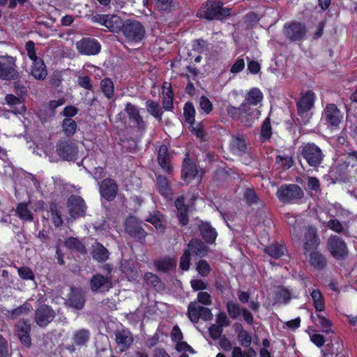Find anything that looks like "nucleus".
<instances>
[{"label": "nucleus", "instance_id": "nucleus-11", "mask_svg": "<svg viewBox=\"0 0 357 357\" xmlns=\"http://www.w3.org/2000/svg\"><path fill=\"white\" fill-rule=\"evenodd\" d=\"M188 312L189 319L194 323L198 322L200 318L206 321L213 318V314L208 308L201 306L195 301L189 304Z\"/></svg>", "mask_w": 357, "mask_h": 357}, {"label": "nucleus", "instance_id": "nucleus-6", "mask_svg": "<svg viewBox=\"0 0 357 357\" xmlns=\"http://www.w3.org/2000/svg\"><path fill=\"white\" fill-rule=\"evenodd\" d=\"M17 66L16 57L10 55L0 56V79L3 81L17 80L20 78Z\"/></svg>", "mask_w": 357, "mask_h": 357}, {"label": "nucleus", "instance_id": "nucleus-8", "mask_svg": "<svg viewBox=\"0 0 357 357\" xmlns=\"http://www.w3.org/2000/svg\"><path fill=\"white\" fill-rule=\"evenodd\" d=\"M284 29L285 37L293 43L303 40L307 32L305 24L296 20L286 23Z\"/></svg>", "mask_w": 357, "mask_h": 357}, {"label": "nucleus", "instance_id": "nucleus-35", "mask_svg": "<svg viewBox=\"0 0 357 357\" xmlns=\"http://www.w3.org/2000/svg\"><path fill=\"white\" fill-rule=\"evenodd\" d=\"M146 221L151 222L155 229L160 231L162 232L164 231L165 221L160 212L155 211L150 214L149 216L146 218Z\"/></svg>", "mask_w": 357, "mask_h": 357}, {"label": "nucleus", "instance_id": "nucleus-48", "mask_svg": "<svg viewBox=\"0 0 357 357\" xmlns=\"http://www.w3.org/2000/svg\"><path fill=\"white\" fill-rule=\"evenodd\" d=\"M156 266L158 270L169 271L176 266V261L172 258H165L156 262Z\"/></svg>", "mask_w": 357, "mask_h": 357}, {"label": "nucleus", "instance_id": "nucleus-58", "mask_svg": "<svg viewBox=\"0 0 357 357\" xmlns=\"http://www.w3.org/2000/svg\"><path fill=\"white\" fill-rule=\"evenodd\" d=\"M25 48L27 52L28 56L32 61L40 59V58H38L36 56L35 44L32 40H29L26 43Z\"/></svg>", "mask_w": 357, "mask_h": 357}, {"label": "nucleus", "instance_id": "nucleus-13", "mask_svg": "<svg viewBox=\"0 0 357 357\" xmlns=\"http://www.w3.org/2000/svg\"><path fill=\"white\" fill-rule=\"evenodd\" d=\"M67 207L70 215L74 218L84 216L86 210L84 200L77 195H71L68 198Z\"/></svg>", "mask_w": 357, "mask_h": 357}, {"label": "nucleus", "instance_id": "nucleus-37", "mask_svg": "<svg viewBox=\"0 0 357 357\" xmlns=\"http://www.w3.org/2000/svg\"><path fill=\"white\" fill-rule=\"evenodd\" d=\"M69 305L75 309L80 310L84 307V299L83 295L77 291L72 290L68 300Z\"/></svg>", "mask_w": 357, "mask_h": 357}, {"label": "nucleus", "instance_id": "nucleus-36", "mask_svg": "<svg viewBox=\"0 0 357 357\" xmlns=\"http://www.w3.org/2000/svg\"><path fill=\"white\" fill-rule=\"evenodd\" d=\"M263 98V93L259 89L252 88L247 93V104L252 105H257L262 101Z\"/></svg>", "mask_w": 357, "mask_h": 357}, {"label": "nucleus", "instance_id": "nucleus-16", "mask_svg": "<svg viewBox=\"0 0 357 357\" xmlns=\"http://www.w3.org/2000/svg\"><path fill=\"white\" fill-rule=\"evenodd\" d=\"M142 225H146L139 221L136 218L130 217L126 221V231L134 238H137L140 242L145 238L146 233L142 228Z\"/></svg>", "mask_w": 357, "mask_h": 357}, {"label": "nucleus", "instance_id": "nucleus-62", "mask_svg": "<svg viewBox=\"0 0 357 357\" xmlns=\"http://www.w3.org/2000/svg\"><path fill=\"white\" fill-rule=\"evenodd\" d=\"M17 272L21 278L24 280H32L33 273L32 271L27 267H22L17 269Z\"/></svg>", "mask_w": 357, "mask_h": 357}, {"label": "nucleus", "instance_id": "nucleus-43", "mask_svg": "<svg viewBox=\"0 0 357 357\" xmlns=\"http://www.w3.org/2000/svg\"><path fill=\"white\" fill-rule=\"evenodd\" d=\"M183 115L185 121L192 124L195 122V109L192 102H188L185 104L183 107Z\"/></svg>", "mask_w": 357, "mask_h": 357}, {"label": "nucleus", "instance_id": "nucleus-1", "mask_svg": "<svg viewBox=\"0 0 357 357\" xmlns=\"http://www.w3.org/2000/svg\"><path fill=\"white\" fill-rule=\"evenodd\" d=\"M231 15V9L223 7L220 1L208 0L197 13V16L208 20H220Z\"/></svg>", "mask_w": 357, "mask_h": 357}, {"label": "nucleus", "instance_id": "nucleus-40", "mask_svg": "<svg viewBox=\"0 0 357 357\" xmlns=\"http://www.w3.org/2000/svg\"><path fill=\"white\" fill-rule=\"evenodd\" d=\"M32 310V306L26 303L23 304L22 306L13 310L12 311H8L7 316L10 319H16L18 317L26 314L27 312H30Z\"/></svg>", "mask_w": 357, "mask_h": 357}, {"label": "nucleus", "instance_id": "nucleus-55", "mask_svg": "<svg viewBox=\"0 0 357 357\" xmlns=\"http://www.w3.org/2000/svg\"><path fill=\"white\" fill-rule=\"evenodd\" d=\"M199 107L206 114H209L213 109V105L206 96H202L199 99Z\"/></svg>", "mask_w": 357, "mask_h": 357}, {"label": "nucleus", "instance_id": "nucleus-4", "mask_svg": "<svg viewBox=\"0 0 357 357\" xmlns=\"http://www.w3.org/2000/svg\"><path fill=\"white\" fill-rule=\"evenodd\" d=\"M247 206L255 211L250 216V223L253 226H258L266 222L265 204L253 188H247Z\"/></svg>", "mask_w": 357, "mask_h": 357}, {"label": "nucleus", "instance_id": "nucleus-51", "mask_svg": "<svg viewBox=\"0 0 357 357\" xmlns=\"http://www.w3.org/2000/svg\"><path fill=\"white\" fill-rule=\"evenodd\" d=\"M89 338V332L85 329L77 331L74 336V342L77 344H84Z\"/></svg>", "mask_w": 357, "mask_h": 357}, {"label": "nucleus", "instance_id": "nucleus-53", "mask_svg": "<svg viewBox=\"0 0 357 357\" xmlns=\"http://www.w3.org/2000/svg\"><path fill=\"white\" fill-rule=\"evenodd\" d=\"M192 49L199 54L204 53L208 51L206 42L204 40H195L192 42Z\"/></svg>", "mask_w": 357, "mask_h": 357}, {"label": "nucleus", "instance_id": "nucleus-22", "mask_svg": "<svg viewBox=\"0 0 357 357\" xmlns=\"http://www.w3.org/2000/svg\"><path fill=\"white\" fill-rule=\"evenodd\" d=\"M30 330V325L24 321H20L16 326L17 335L21 342L26 347L31 345Z\"/></svg>", "mask_w": 357, "mask_h": 357}, {"label": "nucleus", "instance_id": "nucleus-49", "mask_svg": "<svg viewBox=\"0 0 357 357\" xmlns=\"http://www.w3.org/2000/svg\"><path fill=\"white\" fill-rule=\"evenodd\" d=\"M109 252L105 247H96L93 251V257L98 261H104L107 259Z\"/></svg>", "mask_w": 357, "mask_h": 357}, {"label": "nucleus", "instance_id": "nucleus-63", "mask_svg": "<svg viewBox=\"0 0 357 357\" xmlns=\"http://www.w3.org/2000/svg\"><path fill=\"white\" fill-rule=\"evenodd\" d=\"M209 333H210L211 337L213 340H217L220 337V335L222 333V327H221L220 325H218L216 324H213L209 328Z\"/></svg>", "mask_w": 357, "mask_h": 357}, {"label": "nucleus", "instance_id": "nucleus-59", "mask_svg": "<svg viewBox=\"0 0 357 357\" xmlns=\"http://www.w3.org/2000/svg\"><path fill=\"white\" fill-rule=\"evenodd\" d=\"M197 270L202 276L207 275L210 272V266L204 260H200L197 266Z\"/></svg>", "mask_w": 357, "mask_h": 357}, {"label": "nucleus", "instance_id": "nucleus-17", "mask_svg": "<svg viewBox=\"0 0 357 357\" xmlns=\"http://www.w3.org/2000/svg\"><path fill=\"white\" fill-rule=\"evenodd\" d=\"M326 123L333 127H337L343 119V114L335 104H327L324 109Z\"/></svg>", "mask_w": 357, "mask_h": 357}, {"label": "nucleus", "instance_id": "nucleus-57", "mask_svg": "<svg viewBox=\"0 0 357 357\" xmlns=\"http://www.w3.org/2000/svg\"><path fill=\"white\" fill-rule=\"evenodd\" d=\"M327 227L337 233H341L344 230V227L342 225V223L337 220V219H331L327 222Z\"/></svg>", "mask_w": 357, "mask_h": 357}, {"label": "nucleus", "instance_id": "nucleus-30", "mask_svg": "<svg viewBox=\"0 0 357 357\" xmlns=\"http://www.w3.org/2000/svg\"><path fill=\"white\" fill-rule=\"evenodd\" d=\"M320 239L317 229L314 226H307L305 231V242L303 245H319Z\"/></svg>", "mask_w": 357, "mask_h": 357}, {"label": "nucleus", "instance_id": "nucleus-41", "mask_svg": "<svg viewBox=\"0 0 357 357\" xmlns=\"http://www.w3.org/2000/svg\"><path fill=\"white\" fill-rule=\"evenodd\" d=\"M275 162L284 169H289L294 165L292 156L287 154L278 155L275 157Z\"/></svg>", "mask_w": 357, "mask_h": 357}, {"label": "nucleus", "instance_id": "nucleus-19", "mask_svg": "<svg viewBox=\"0 0 357 357\" xmlns=\"http://www.w3.org/2000/svg\"><path fill=\"white\" fill-rule=\"evenodd\" d=\"M54 317V311L47 305H42L35 313V321L41 327L46 326Z\"/></svg>", "mask_w": 357, "mask_h": 357}, {"label": "nucleus", "instance_id": "nucleus-10", "mask_svg": "<svg viewBox=\"0 0 357 357\" xmlns=\"http://www.w3.org/2000/svg\"><path fill=\"white\" fill-rule=\"evenodd\" d=\"M56 153L63 160H74L76 159L78 149L75 143L68 140H59L56 144Z\"/></svg>", "mask_w": 357, "mask_h": 357}, {"label": "nucleus", "instance_id": "nucleus-64", "mask_svg": "<svg viewBox=\"0 0 357 357\" xmlns=\"http://www.w3.org/2000/svg\"><path fill=\"white\" fill-rule=\"evenodd\" d=\"M310 340L318 347H321L325 344V338L323 335L313 333L310 335Z\"/></svg>", "mask_w": 357, "mask_h": 357}, {"label": "nucleus", "instance_id": "nucleus-38", "mask_svg": "<svg viewBox=\"0 0 357 357\" xmlns=\"http://www.w3.org/2000/svg\"><path fill=\"white\" fill-rule=\"evenodd\" d=\"M62 130L67 137L73 136L77 130V123L71 118H66L63 119L62 124Z\"/></svg>", "mask_w": 357, "mask_h": 357}, {"label": "nucleus", "instance_id": "nucleus-12", "mask_svg": "<svg viewBox=\"0 0 357 357\" xmlns=\"http://www.w3.org/2000/svg\"><path fill=\"white\" fill-rule=\"evenodd\" d=\"M313 247H304V254L307 255L310 265L317 271H323L327 266V259L324 255L316 250H311ZM317 249L318 247H314Z\"/></svg>", "mask_w": 357, "mask_h": 357}, {"label": "nucleus", "instance_id": "nucleus-3", "mask_svg": "<svg viewBox=\"0 0 357 357\" xmlns=\"http://www.w3.org/2000/svg\"><path fill=\"white\" fill-rule=\"evenodd\" d=\"M316 99L315 93L312 90H307L301 94V98L296 101L297 119L300 125H306L310 122L312 113L311 109L314 106Z\"/></svg>", "mask_w": 357, "mask_h": 357}, {"label": "nucleus", "instance_id": "nucleus-21", "mask_svg": "<svg viewBox=\"0 0 357 357\" xmlns=\"http://www.w3.org/2000/svg\"><path fill=\"white\" fill-rule=\"evenodd\" d=\"M115 336L117 347L121 352L127 350L133 342V337L128 330L118 331Z\"/></svg>", "mask_w": 357, "mask_h": 357}, {"label": "nucleus", "instance_id": "nucleus-56", "mask_svg": "<svg viewBox=\"0 0 357 357\" xmlns=\"http://www.w3.org/2000/svg\"><path fill=\"white\" fill-rule=\"evenodd\" d=\"M131 265H134L132 261H128L126 265L123 266V271L129 277L130 280L135 279L137 273V267L133 266V267L131 268Z\"/></svg>", "mask_w": 357, "mask_h": 357}, {"label": "nucleus", "instance_id": "nucleus-29", "mask_svg": "<svg viewBox=\"0 0 357 357\" xmlns=\"http://www.w3.org/2000/svg\"><path fill=\"white\" fill-rule=\"evenodd\" d=\"M156 187L158 192L164 197L171 199L172 196V189L167 178L162 175H159L156 180Z\"/></svg>", "mask_w": 357, "mask_h": 357}, {"label": "nucleus", "instance_id": "nucleus-60", "mask_svg": "<svg viewBox=\"0 0 357 357\" xmlns=\"http://www.w3.org/2000/svg\"><path fill=\"white\" fill-rule=\"evenodd\" d=\"M227 310L229 315L233 318H237L241 314L239 306L234 303H229L227 304Z\"/></svg>", "mask_w": 357, "mask_h": 357}, {"label": "nucleus", "instance_id": "nucleus-2", "mask_svg": "<svg viewBox=\"0 0 357 357\" xmlns=\"http://www.w3.org/2000/svg\"><path fill=\"white\" fill-rule=\"evenodd\" d=\"M275 195L284 205L300 204L304 197V192L297 184H282L277 190Z\"/></svg>", "mask_w": 357, "mask_h": 357}, {"label": "nucleus", "instance_id": "nucleus-47", "mask_svg": "<svg viewBox=\"0 0 357 357\" xmlns=\"http://www.w3.org/2000/svg\"><path fill=\"white\" fill-rule=\"evenodd\" d=\"M348 247H330L333 257L337 260L344 259L348 255Z\"/></svg>", "mask_w": 357, "mask_h": 357}, {"label": "nucleus", "instance_id": "nucleus-42", "mask_svg": "<svg viewBox=\"0 0 357 357\" xmlns=\"http://www.w3.org/2000/svg\"><path fill=\"white\" fill-rule=\"evenodd\" d=\"M18 216L23 220L32 221L33 214L28 208L26 204L21 203L17 207Z\"/></svg>", "mask_w": 357, "mask_h": 357}, {"label": "nucleus", "instance_id": "nucleus-20", "mask_svg": "<svg viewBox=\"0 0 357 357\" xmlns=\"http://www.w3.org/2000/svg\"><path fill=\"white\" fill-rule=\"evenodd\" d=\"M112 282L108 277L101 275H96L91 280V288L93 291L104 292L112 287Z\"/></svg>", "mask_w": 357, "mask_h": 357}, {"label": "nucleus", "instance_id": "nucleus-50", "mask_svg": "<svg viewBox=\"0 0 357 357\" xmlns=\"http://www.w3.org/2000/svg\"><path fill=\"white\" fill-rule=\"evenodd\" d=\"M156 7L160 10L170 11L175 9L176 6L173 0H158Z\"/></svg>", "mask_w": 357, "mask_h": 357}, {"label": "nucleus", "instance_id": "nucleus-23", "mask_svg": "<svg viewBox=\"0 0 357 357\" xmlns=\"http://www.w3.org/2000/svg\"><path fill=\"white\" fill-rule=\"evenodd\" d=\"M291 298V292L287 287L282 285L277 287L273 296V300L275 304L287 305Z\"/></svg>", "mask_w": 357, "mask_h": 357}, {"label": "nucleus", "instance_id": "nucleus-46", "mask_svg": "<svg viewBox=\"0 0 357 357\" xmlns=\"http://www.w3.org/2000/svg\"><path fill=\"white\" fill-rule=\"evenodd\" d=\"M148 112L155 118H160L162 114V111L159 103L153 100H148L146 102Z\"/></svg>", "mask_w": 357, "mask_h": 357}, {"label": "nucleus", "instance_id": "nucleus-25", "mask_svg": "<svg viewBox=\"0 0 357 357\" xmlns=\"http://www.w3.org/2000/svg\"><path fill=\"white\" fill-rule=\"evenodd\" d=\"M197 173L195 165L189 159L185 158L181 170L182 178L186 182L192 181Z\"/></svg>", "mask_w": 357, "mask_h": 357}, {"label": "nucleus", "instance_id": "nucleus-9", "mask_svg": "<svg viewBox=\"0 0 357 357\" xmlns=\"http://www.w3.org/2000/svg\"><path fill=\"white\" fill-rule=\"evenodd\" d=\"M92 21L100 24L113 33L121 31L124 22L115 15H97L92 17Z\"/></svg>", "mask_w": 357, "mask_h": 357}, {"label": "nucleus", "instance_id": "nucleus-45", "mask_svg": "<svg viewBox=\"0 0 357 357\" xmlns=\"http://www.w3.org/2000/svg\"><path fill=\"white\" fill-rule=\"evenodd\" d=\"M231 146L236 154L241 155L245 152V142L243 138L236 137L233 139Z\"/></svg>", "mask_w": 357, "mask_h": 357}, {"label": "nucleus", "instance_id": "nucleus-24", "mask_svg": "<svg viewBox=\"0 0 357 357\" xmlns=\"http://www.w3.org/2000/svg\"><path fill=\"white\" fill-rule=\"evenodd\" d=\"M31 75L36 79L43 80L47 75L45 63L41 59L32 61Z\"/></svg>", "mask_w": 357, "mask_h": 357}, {"label": "nucleus", "instance_id": "nucleus-34", "mask_svg": "<svg viewBox=\"0 0 357 357\" xmlns=\"http://www.w3.org/2000/svg\"><path fill=\"white\" fill-rule=\"evenodd\" d=\"M6 103L11 106L13 109V112L15 114H22L25 111V107L20 101V98L13 94H8L5 97Z\"/></svg>", "mask_w": 357, "mask_h": 357}, {"label": "nucleus", "instance_id": "nucleus-39", "mask_svg": "<svg viewBox=\"0 0 357 357\" xmlns=\"http://www.w3.org/2000/svg\"><path fill=\"white\" fill-rule=\"evenodd\" d=\"M264 252L275 259H278L284 255H287L286 247H264Z\"/></svg>", "mask_w": 357, "mask_h": 357}, {"label": "nucleus", "instance_id": "nucleus-61", "mask_svg": "<svg viewBox=\"0 0 357 357\" xmlns=\"http://www.w3.org/2000/svg\"><path fill=\"white\" fill-rule=\"evenodd\" d=\"M51 214H52V220L55 225V227H59L62 225L63 220L61 218V215H59L56 211V206H51Z\"/></svg>", "mask_w": 357, "mask_h": 357}, {"label": "nucleus", "instance_id": "nucleus-28", "mask_svg": "<svg viewBox=\"0 0 357 357\" xmlns=\"http://www.w3.org/2000/svg\"><path fill=\"white\" fill-rule=\"evenodd\" d=\"M158 161L160 166L165 172L169 173L171 172L172 166L169 162V154L166 145H161L160 146L158 150Z\"/></svg>", "mask_w": 357, "mask_h": 357}, {"label": "nucleus", "instance_id": "nucleus-15", "mask_svg": "<svg viewBox=\"0 0 357 357\" xmlns=\"http://www.w3.org/2000/svg\"><path fill=\"white\" fill-rule=\"evenodd\" d=\"M207 247H190L185 251L181 258L180 267L183 271H187L190 266V261L196 259L197 257H202L207 252Z\"/></svg>", "mask_w": 357, "mask_h": 357}, {"label": "nucleus", "instance_id": "nucleus-7", "mask_svg": "<svg viewBox=\"0 0 357 357\" xmlns=\"http://www.w3.org/2000/svg\"><path fill=\"white\" fill-rule=\"evenodd\" d=\"M301 155L311 167H318L323 162L324 155L321 149L314 143H307L302 146Z\"/></svg>", "mask_w": 357, "mask_h": 357}, {"label": "nucleus", "instance_id": "nucleus-52", "mask_svg": "<svg viewBox=\"0 0 357 357\" xmlns=\"http://www.w3.org/2000/svg\"><path fill=\"white\" fill-rule=\"evenodd\" d=\"M163 107L166 110L173 108V92L169 89L163 92Z\"/></svg>", "mask_w": 357, "mask_h": 357}, {"label": "nucleus", "instance_id": "nucleus-27", "mask_svg": "<svg viewBox=\"0 0 357 357\" xmlns=\"http://www.w3.org/2000/svg\"><path fill=\"white\" fill-rule=\"evenodd\" d=\"M200 234L206 243H215L218 234L214 228L207 222H202L199 225Z\"/></svg>", "mask_w": 357, "mask_h": 357}, {"label": "nucleus", "instance_id": "nucleus-44", "mask_svg": "<svg viewBox=\"0 0 357 357\" xmlns=\"http://www.w3.org/2000/svg\"><path fill=\"white\" fill-rule=\"evenodd\" d=\"M100 87L105 96L110 98L114 95V84L110 79H104L100 82Z\"/></svg>", "mask_w": 357, "mask_h": 357}, {"label": "nucleus", "instance_id": "nucleus-18", "mask_svg": "<svg viewBox=\"0 0 357 357\" xmlns=\"http://www.w3.org/2000/svg\"><path fill=\"white\" fill-rule=\"evenodd\" d=\"M100 192L102 197L107 201L113 200L118 192V186L112 178L104 179L100 185Z\"/></svg>", "mask_w": 357, "mask_h": 357}, {"label": "nucleus", "instance_id": "nucleus-31", "mask_svg": "<svg viewBox=\"0 0 357 357\" xmlns=\"http://www.w3.org/2000/svg\"><path fill=\"white\" fill-rule=\"evenodd\" d=\"M175 206L178 210L177 216L180 223L186 225L188 222V209L184 204L183 197H178L176 199Z\"/></svg>", "mask_w": 357, "mask_h": 357}, {"label": "nucleus", "instance_id": "nucleus-14", "mask_svg": "<svg viewBox=\"0 0 357 357\" xmlns=\"http://www.w3.org/2000/svg\"><path fill=\"white\" fill-rule=\"evenodd\" d=\"M76 48L80 54L96 55L100 52L101 45L96 39L87 38L77 42Z\"/></svg>", "mask_w": 357, "mask_h": 357}, {"label": "nucleus", "instance_id": "nucleus-33", "mask_svg": "<svg viewBox=\"0 0 357 357\" xmlns=\"http://www.w3.org/2000/svg\"><path fill=\"white\" fill-rule=\"evenodd\" d=\"M273 135L272 126L271 123L270 117H266L261 126L260 129L259 137L261 143H266L269 142Z\"/></svg>", "mask_w": 357, "mask_h": 357}, {"label": "nucleus", "instance_id": "nucleus-26", "mask_svg": "<svg viewBox=\"0 0 357 357\" xmlns=\"http://www.w3.org/2000/svg\"><path fill=\"white\" fill-rule=\"evenodd\" d=\"M310 319L316 326H319L322 328L321 331L323 333L326 334L333 333L331 328L332 326L331 321L321 314L317 313L316 315L311 314Z\"/></svg>", "mask_w": 357, "mask_h": 357}, {"label": "nucleus", "instance_id": "nucleus-5", "mask_svg": "<svg viewBox=\"0 0 357 357\" xmlns=\"http://www.w3.org/2000/svg\"><path fill=\"white\" fill-rule=\"evenodd\" d=\"M121 31L126 40L129 43H140L146 34L144 26L135 20L124 21Z\"/></svg>", "mask_w": 357, "mask_h": 357}, {"label": "nucleus", "instance_id": "nucleus-54", "mask_svg": "<svg viewBox=\"0 0 357 357\" xmlns=\"http://www.w3.org/2000/svg\"><path fill=\"white\" fill-rule=\"evenodd\" d=\"M77 84L89 91H92L93 89L91 79L86 75H79L77 77Z\"/></svg>", "mask_w": 357, "mask_h": 357}, {"label": "nucleus", "instance_id": "nucleus-32", "mask_svg": "<svg viewBox=\"0 0 357 357\" xmlns=\"http://www.w3.org/2000/svg\"><path fill=\"white\" fill-rule=\"evenodd\" d=\"M125 111L128 114L129 118L137 123L139 128H144V122L142 117L139 115V112L137 107L131 103H127Z\"/></svg>", "mask_w": 357, "mask_h": 357}]
</instances>
